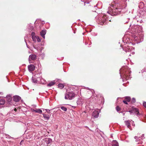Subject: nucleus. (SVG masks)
<instances>
[{"label":"nucleus","mask_w":146,"mask_h":146,"mask_svg":"<svg viewBox=\"0 0 146 146\" xmlns=\"http://www.w3.org/2000/svg\"><path fill=\"white\" fill-rule=\"evenodd\" d=\"M46 110L47 112H48V113H49V112H50L49 110L46 109Z\"/></svg>","instance_id":"37"},{"label":"nucleus","mask_w":146,"mask_h":146,"mask_svg":"<svg viewBox=\"0 0 146 146\" xmlns=\"http://www.w3.org/2000/svg\"><path fill=\"white\" fill-rule=\"evenodd\" d=\"M46 141L47 144H49L52 142V139L50 138H48L46 139Z\"/></svg>","instance_id":"19"},{"label":"nucleus","mask_w":146,"mask_h":146,"mask_svg":"<svg viewBox=\"0 0 146 146\" xmlns=\"http://www.w3.org/2000/svg\"><path fill=\"white\" fill-rule=\"evenodd\" d=\"M5 102V101L3 99H1L0 100V105H3Z\"/></svg>","instance_id":"22"},{"label":"nucleus","mask_w":146,"mask_h":146,"mask_svg":"<svg viewBox=\"0 0 146 146\" xmlns=\"http://www.w3.org/2000/svg\"><path fill=\"white\" fill-rule=\"evenodd\" d=\"M33 27H31V30H33Z\"/></svg>","instance_id":"40"},{"label":"nucleus","mask_w":146,"mask_h":146,"mask_svg":"<svg viewBox=\"0 0 146 146\" xmlns=\"http://www.w3.org/2000/svg\"><path fill=\"white\" fill-rule=\"evenodd\" d=\"M125 8V7H123V6H122V8Z\"/></svg>","instance_id":"42"},{"label":"nucleus","mask_w":146,"mask_h":146,"mask_svg":"<svg viewBox=\"0 0 146 146\" xmlns=\"http://www.w3.org/2000/svg\"><path fill=\"white\" fill-rule=\"evenodd\" d=\"M99 114L98 111L97 110H95L93 112L92 116L95 118H97Z\"/></svg>","instance_id":"9"},{"label":"nucleus","mask_w":146,"mask_h":146,"mask_svg":"<svg viewBox=\"0 0 146 146\" xmlns=\"http://www.w3.org/2000/svg\"><path fill=\"white\" fill-rule=\"evenodd\" d=\"M111 146H119V144L116 140H113L112 142Z\"/></svg>","instance_id":"13"},{"label":"nucleus","mask_w":146,"mask_h":146,"mask_svg":"<svg viewBox=\"0 0 146 146\" xmlns=\"http://www.w3.org/2000/svg\"><path fill=\"white\" fill-rule=\"evenodd\" d=\"M28 68L29 71L32 72L35 70V66L33 64H31L28 66Z\"/></svg>","instance_id":"11"},{"label":"nucleus","mask_w":146,"mask_h":146,"mask_svg":"<svg viewBox=\"0 0 146 146\" xmlns=\"http://www.w3.org/2000/svg\"><path fill=\"white\" fill-rule=\"evenodd\" d=\"M35 37L38 42H40L41 41V40L39 36H36Z\"/></svg>","instance_id":"27"},{"label":"nucleus","mask_w":146,"mask_h":146,"mask_svg":"<svg viewBox=\"0 0 146 146\" xmlns=\"http://www.w3.org/2000/svg\"><path fill=\"white\" fill-rule=\"evenodd\" d=\"M123 102L125 104H128V103L127 102V101H126V100H123Z\"/></svg>","instance_id":"31"},{"label":"nucleus","mask_w":146,"mask_h":146,"mask_svg":"<svg viewBox=\"0 0 146 146\" xmlns=\"http://www.w3.org/2000/svg\"><path fill=\"white\" fill-rule=\"evenodd\" d=\"M43 117L46 120H48L49 118V115L48 114H43Z\"/></svg>","instance_id":"20"},{"label":"nucleus","mask_w":146,"mask_h":146,"mask_svg":"<svg viewBox=\"0 0 146 146\" xmlns=\"http://www.w3.org/2000/svg\"><path fill=\"white\" fill-rule=\"evenodd\" d=\"M143 106L146 108V102H144L143 103Z\"/></svg>","instance_id":"33"},{"label":"nucleus","mask_w":146,"mask_h":146,"mask_svg":"<svg viewBox=\"0 0 146 146\" xmlns=\"http://www.w3.org/2000/svg\"><path fill=\"white\" fill-rule=\"evenodd\" d=\"M38 75H35L34 76V77H33L32 78V80L33 82L34 83H37V81L40 82L41 81V82H42V81L43 80L45 82V81L44 80V79L42 78L41 77H38L37 78H36L35 77H36L37 76H38Z\"/></svg>","instance_id":"5"},{"label":"nucleus","mask_w":146,"mask_h":146,"mask_svg":"<svg viewBox=\"0 0 146 146\" xmlns=\"http://www.w3.org/2000/svg\"><path fill=\"white\" fill-rule=\"evenodd\" d=\"M107 19V16L106 15H103L102 17H100L99 19L100 21V23L101 25H103V24H104L106 22Z\"/></svg>","instance_id":"6"},{"label":"nucleus","mask_w":146,"mask_h":146,"mask_svg":"<svg viewBox=\"0 0 146 146\" xmlns=\"http://www.w3.org/2000/svg\"><path fill=\"white\" fill-rule=\"evenodd\" d=\"M132 48L131 47H130L128 46H127V47L126 46H124L123 48V49L126 52L130 51L132 49Z\"/></svg>","instance_id":"8"},{"label":"nucleus","mask_w":146,"mask_h":146,"mask_svg":"<svg viewBox=\"0 0 146 146\" xmlns=\"http://www.w3.org/2000/svg\"><path fill=\"white\" fill-rule=\"evenodd\" d=\"M36 55L35 54H31L29 57V63H32V60H35L36 59Z\"/></svg>","instance_id":"7"},{"label":"nucleus","mask_w":146,"mask_h":146,"mask_svg":"<svg viewBox=\"0 0 146 146\" xmlns=\"http://www.w3.org/2000/svg\"><path fill=\"white\" fill-rule=\"evenodd\" d=\"M35 112L40 114H42V111L40 109H35Z\"/></svg>","instance_id":"18"},{"label":"nucleus","mask_w":146,"mask_h":146,"mask_svg":"<svg viewBox=\"0 0 146 146\" xmlns=\"http://www.w3.org/2000/svg\"><path fill=\"white\" fill-rule=\"evenodd\" d=\"M135 98H133L131 100V102L132 103H134L135 102Z\"/></svg>","instance_id":"29"},{"label":"nucleus","mask_w":146,"mask_h":146,"mask_svg":"<svg viewBox=\"0 0 146 146\" xmlns=\"http://www.w3.org/2000/svg\"><path fill=\"white\" fill-rule=\"evenodd\" d=\"M31 110L33 112H35V110L34 109H33V108H31Z\"/></svg>","instance_id":"35"},{"label":"nucleus","mask_w":146,"mask_h":146,"mask_svg":"<svg viewBox=\"0 0 146 146\" xmlns=\"http://www.w3.org/2000/svg\"><path fill=\"white\" fill-rule=\"evenodd\" d=\"M35 33H34V32L32 33V34H31V35H32V37H33V36H35Z\"/></svg>","instance_id":"32"},{"label":"nucleus","mask_w":146,"mask_h":146,"mask_svg":"<svg viewBox=\"0 0 146 146\" xmlns=\"http://www.w3.org/2000/svg\"><path fill=\"white\" fill-rule=\"evenodd\" d=\"M7 101L9 103L12 100V98L10 96H7Z\"/></svg>","instance_id":"25"},{"label":"nucleus","mask_w":146,"mask_h":146,"mask_svg":"<svg viewBox=\"0 0 146 146\" xmlns=\"http://www.w3.org/2000/svg\"><path fill=\"white\" fill-rule=\"evenodd\" d=\"M16 108H15V111H16Z\"/></svg>","instance_id":"43"},{"label":"nucleus","mask_w":146,"mask_h":146,"mask_svg":"<svg viewBox=\"0 0 146 146\" xmlns=\"http://www.w3.org/2000/svg\"><path fill=\"white\" fill-rule=\"evenodd\" d=\"M14 146H16L15 145Z\"/></svg>","instance_id":"47"},{"label":"nucleus","mask_w":146,"mask_h":146,"mask_svg":"<svg viewBox=\"0 0 146 146\" xmlns=\"http://www.w3.org/2000/svg\"><path fill=\"white\" fill-rule=\"evenodd\" d=\"M23 141V140H22L21 141V142H22Z\"/></svg>","instance_id":"44"},{"label":"nucleus","mask_w":146,"mask_h":146,"mask_svg":"<svg viewBox=\"0 0 146 146\" xmlns=\"http://www.w3.org/2000/svg\"><path fill=\"white\" fill-rule=\"evenodd\" d=\"M144 137V135H142L141 137H142V139H143V138Z\"/></svg>","instance_id":"39"},{"label":"nucleus","mask_w":146,"mask_h":146,"mask_svg":"<svg viewBox=\"0 0 146 146\" xmlns=\"http://www.w3.org/2000/svg\"><path fill=\"white\" fill-rule=\"evenodd\" d=\"M83 100L81 98L78 99V100L77 102V103L78 104L82 105L83 103Z\"/></svg>","instance_id":"14"},{"label":"nucleus","mask_w":146,"mask_h":146,"mask_svg":"<svg viewBox=\"0 0 146 146\" xmlns=\"http://www.w3.org/2000/svg\"><path fill=\"white\" fill-rule=\"evenodd\" d=\"M133 113H135L136 114H137L139 113L138 110L136 108L133 109Z\"/></svg>","instance_id":"24"},{"label":"nucleus","mask_w":146,"mask_h":146,"mask_svg":"<svg viewBox=\"0 0 146 146\" xmlns=\"http://www.w3.org/2000/svg\"><path fill=\"white\" fill-rule=\"evenodd\" d=\"M21 98L18 96H15L13 97V100L15 102H18L20 100Z\"/></svg>","instance_id":"10"},{"label":"nucleus","mask_w":146,"mask_h":146,"mask_svg":"<svg viewBox=\"0 0 146 146\" xmlns=\"http://www.w3.org/2000/svg\"><path fill=\"white\" fill-rule=\"evenodd\" d=\"M143 3H140V4H142Z\"/></svg>","instance_id":"46"},{"label":"nucleus","mask_w":146,"mask_h":146,"mask_svg":"<svg viewBox=\"0 0 146 146\" xmlns=\"http://www.w3.org/2000/svg\"><path fill=\"white\" fill-rule=\"evenodd\" d=\"M125 125L127 126V127L129 128H130V123L129 121H125Z\"/></svg>","instance_id":"15"},{"label":"nucleus","mask_w":146,"mask_h":146,"mask_svg":"<svg viewBox=\"0 0 146 146\" xmlns=\"http://www.w3.org/2000/svg\"><path fill=\"white\" fill-rule=\"evenodd\" d=\"M46 33V31L45 30H42L40 32V35L44 38H45V35Z\"/></svg>","instance_id":"12"},{"label":"nucleus","mask_w":146,"mask_h":146,"mask_svg":"<svg viewBox=\"0 0 146 146\" xmlns=\"http://www.w3.org/2000/svg\"><path fill=\"white\" fill-rule=\"evenodd\" d=\"M129 112L131 113H133L134 112L133 111V109L132 110H129Z\"/></svg>","instance_id":"34"},{"label":"nucleus","mask_w":146,"mask_h":146,"mask_svg":"<svg viewBox=\"0 0 146 146\" xmlns=\"http://www.w3.org/2000/svg\"><path fill=\"white\" fill-rule=\"evenodd\" d=\"M116 109L117 111H120V109L119 106H117L116 107Z\"/></svg>","instance_id":"28"},{"label":"nucleus","mask_w":146,"mask_h":146,"mask_svg":"<svg viewBox=\"0 0 146 146\" xmlns=\"http://www.w3.org/2000/svg\"><path fill=\"white\" fill-rule=\"evenodd\" d=\"M125 99L127 102H129L131 100V98L129 97H126L125 98Z\"/></svg>","instance_id":"23"},{"label":"nucleus","mask_w":146,"mask_h":146,"mask_svg":"<svg viewBox=\"0 0 146 146\" xmlns=\"http://www.w3.org/2000/svg\"><path fill=\"white\" fill-rule=\"evenodd\" d=\"M36 36H33V37H32V39H33V40L34 41H35L36 40V37H35Z\"/></svg>","instance_id":"30"},{"label":"nucleus","mask_w":146,"mask_h":146,"mask_svg":"<svg viewBox=\"0 0 146 146\" xmlns=\"http://www.w3.org/2000/svg\"><path fill=\"white\" fill-rule=\"evenodd\" d=\"M21 144V142L20 143V144Z\"/></svg>","instance_id":"45"},{"label":"nucleus","mask_w":146,"mask_h":146,"mask_svg":"<svg viewBox=\"0 0 146 146\" xmlns=\"http://www.w3.org/2000/svg\"><path fill=\"white\" fill-rule=\"evenodd\" d=\"M89 90V91H88V93L89 94H90L91 95H92L93 94V93L94 92V91L92 89H90L89 88H87Z\"/></svg>","instance_id":"17"},{"label":"nucleus","mask_w":146,"mask_h":146,"mask_svg":"<svg viewBox=\"0 0 146 146\" xmlns=\"http://www.w3.org/2000/svg\"><path fill=\"white\" fill-rule=\"evenodd\" d=\"M89 3V1H86L85 2H84V4H85V3Z\"/></svg>","instance_id":"38"},{"label":"nucleus","mask_w":146,"mask_h":146,"mask_svg":"<svg viewBox=\"0 0 146 146\" xmlns=\"http://www.w3.org/2000/svg\"><path fill=\"white\" fill-rule=\"evenodd\" d=\"M137 138H138V137H137L135 136V139H136Z\"/></svg>","instance_id":"41"},{"label":"nucleus","mask_w":146,"mask_h":146,"mask_svg":"<svg viewBox=\"0 0 146 146\" xmlns=\"http://www.w3.org/2000/svg\"><path fill=\"white\" fill-rule=\"evenodd\" d=\"M133 30L134 32L133 37L135 40L137 41V43L142 42L143 39L142 27L140 26L136 25L134 26Z\"/></svg>","instance_id":"1"},{"label":"nucleus","mask_w":146,"mask_h":146,"mask_svg":"<svg viewBox=\"0 0 146 146\" xmlns=\"http://www.w3.org/2000/svg\"><path fill=\"white\" fill-rule=\"evenodd\" d=\"M60 108L64 111H66L67 110V108L64 106L61 107Z\"/></svg>","instance_id":"26"},{"label":"nucleus","mask_w":146,"mask_h":146,"mask_svg":"<svg viewBox=\"0 0 146 146\" xmlns=\"http://www.w3.org/2000/svg\"><path fill=\"white\" fill-rule=\"evenodd\" d=\"M64 87L63 84H59L58 85V87L60 89H62Z\"/></svg>","instance_id":"21"},{"label":"nucleus","mask_w":146,"mask_h":146,"mask_svg":"<svg viewBox=\"0 0 146 146\" xmlns=\"http://www.w3.org/2000/svg\"><path fill=\"white\" fill-rule=\"evenodd\" d=\"M75 96V94L72 91L67 92L65 96V98L66 100H71L73 99Z\"/></svg>","instance_id":"4"},{"label":"nucleus","mask_w":146,"mask_h":146,"mask_svg":"<svg viewBox=\"0 0 146 146\" xmlns=\"http://www.w3.org/2000/svg\"><path fill=\"white\" fill-rule=\"evenodd\" d=\"M55 84V82L54 81H51L47 84V86L50 87L53 86Z\"/></svg>","instance_id":"16"},{"label":"nucleus","mask_w":146,"mask_h":146,"mask_svg":"<svg viewBox=\"0 0 146 146\" xmlns=\"http://www.w3.org/2000/svg\"><path fill=\"white\" fill-rule=\"evenodd\" d=\"M131 71L127 66L123 67L120 70L121 76H122L125 80H127L130 78Z\"/></svg>","instance_id":"2"},{"label":"nucleus","mask_w":146,"mask_h":146,"mask_svg":"<svg viewBox=\"0 0 146 146\" xmlns=\"http://www.w3.org/2000/svg\"><path fill=\"white\" fill-rule=\"evenodd\" d=\"M123 0V1H124V2H123V3L124 4H125V5H126V2H125L127 0Z\"/></svg>","instance_id":"36"},{"label":"nucleus","mask_w":146,"mask_h":146,"mask_svg":"<svg viewBox=\"0 0 146 146\" xmlns=\"http://www.w3.org/2000/svg\"><path fill=\"white\" fill-rule=\"evenodd\" d=\"M110 7H109V11L107 12L112 15H115L119 14L121 11V8H115V9L114 5H112Z\"/></svg>","instance_id":"3"}]
</instances>
